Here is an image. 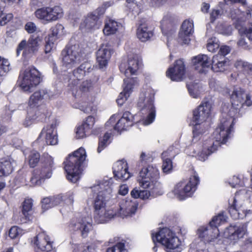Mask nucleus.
Listing matches in <instances>:
<instances>
[{
  "instance_id": "obj_10",
  "label": "nucleus",
  "mask_w": 252,
  "mask_h": 252,
  "mask_svg": "<svg viewBox=\"0 0 252 252\" xmlns=\"http://www.w3.org/2000/svg\"><path fill=\"white\" fill-rule=\"evenodd\" d=\"M40 80L38 70L33 66H29L20 72L18 83L23 91L30 93L39 84Z\"/></svg>"
},
{
  "instance_id": "obj_45",
  "label": "nucleus",
  "mask_w": 252,
  "mask_h": 252,
  "mask_svg": "<svg viewBox=\"0 0 252 252\" xmlns=\"http://www.w3.org/2000/svg\"><path fill=\"white\" fill-rule=\"evenodd\" d=\"M162 159V171L165 174L170 173L173 169L172 158L166 156V153H162L161 155Z\"/></svg>"
},
{
  "instance_id": "obj_2",
  "label": "nucleus",
  "mask_w": 252,
  "mask_h": 252,
  "mask_svg": "<svg viewBox=\"0 0 252 252\" xmlns=\"http://www.w3.org/2000/svg\"><path fill=\"white\" fill-rule=\"evenodd\" d=\"M236 122L234 116L223 114L218 127L213 134L214 140H209L203 144H194L185 150L187 154L196 157L199 160H206L209 155L215 152L220 144H225L230 138Z\"/></svg>"
},
{
  "instance_id": "obj_30",
  "label": "nucleus",
  "mask_w": 252,
  "mask_h": 252,
  "mask_svg": "<svg viewBox=\"0 0 252 252\" xmlns=\"http://www.w3.org/2000/svg\"><path fill=\"white\" fill-rule=\"evenodd\" d=\"M101 25L98 17L92 12L89 13L83 19L80 25V28L86 30H96L99 29Z\"/></svg>"
},
{
  "instance_id": "obj_1",
  "label": "nucleus",
  "mask_w": 252,
  "mask_h": 252,
  "mask_svg": "<svg viewBox=\"0 0 252 252\" xmlns=\"http://www.w3.org/2000/svg\"><path fill=\"white\" fill-rule=\"evenodd\" d=\"M112 179H104L97 181L89 189L88 192L94 197V220L97 223H104L115 217L125 218L135 215L138 203L135 199L120 200L117 208H106V201L111 197Z\"/></svg>"
},
{
  "instance_id": "obj_19",
  "label": "nucleus",
  "mask_w": 252,
  "mask_h": 252,
  "mask_svg": "<svg viewBox=\"0 0 252 252\" xmlns=\"http://www.w3.org/2000/svg\"><path fill=\"white\" fill-rule=\"evenodd\" d=\"M142 66L141 60L137 55L129 56L127 63H122L120 65V69L129 79V76L132 75H136L138 71ZM131 78H130L131 79ZM136 81L135 85L137 84L136 78H134Z\"/></svg>"
},
{
  "instance_id": "obj_54",
  "label": "nucleus",
  "mask_w": 252,
  "mask_h": 252,
  "mask_svg": "<svg viewBox=\"0 0 252 252\" xmlns=\"http://www.w3.org/2000/svg\"><path fill=\"white\" fill-rule=\"evenodd\" d=\"M106 252H127V250L124 242H118L108 248Z\"/></svg>"
},
{
  "instance_id": "obj_34",
  "label": "nucleus",
  "mask_w": 252,
  "mask_h": 252,
  "mask_svg": "<svg viewBox=\"0 0 252 252\" xmlns=\"http://www.w3.org/2000/svg\"><path fill=\"white\" fill-rule=\"evenodd\" d=\"M211 62L212 69L215 72H222L227 66V59L220 54L214 55Z\"/></svg>"
},
{
  "instance_id": "obj_63",
  "label": "nucleus",
  "mask_w": 252,
  "mask_h": 252,
  "mask_svg": "<svg viewBox=\"0 0 252 252\" xmlns=\"http://www.w3.org/2000/svg\"><path fill=\"white\" fill-rule=\"evenodd\" d=\"M52 205L51 206L54 207L58 205L63 204V196L62 195H58L56 196L51 197Z\"/></svg>"
},
{
  "instance_id": "obj_44",
  "label": "nucleus",
  "mask_w": 252,
  "mask_h": 252,
  "mask_svg": "<svg viewBox=\"0 0 252 252\" xmlns=\"http://www.w3.org/2000/svg\"><path fill=\"white\" fill-rule=\"evenodd\" d=\"M160 28L163 34H168V30L172 32V18L170 15H165L160 22Z\"/></svg>"
},
{
  "instance_id": "obj_57",
  "label": "nucleus",
  "mask_w": 252,
  "mask_h": 252,
  "mask_svg": "<svg viewBox=\"0 0 252 252\" xmlns=\"http://www.w3.org/2000/svg\"><path fill=\"white\" fill-rule=\"evenodd\" d=\"M40 158L39 154L35 151L31 152L29 156V164L31 167H34L38 162Z\"/></svg>"
},
{
  "instance_id": "obj_59",
  "label": "nucleus",
  "mask_w": 252,
  "mask_h": 252,
  "mask_svg": "<svg viewBox=\"0 0 252 252\" xmlns=\"http://www.w3.org/2000/svg\"><path fill=\"white\" fill-rule=\"evenodd\" d=\"M63 196V204L72 205L74 202V193L72 192H68Z\"/></svg>"
},
{
  "instance_id": "obj_6",
  "label": "nucleus",
  "mask_w": 252,
  "mask_h": 252,
  "mask_svg": "<svg viewBox=\"0 0 252 252\" xmlns=\"http://www.w3.org/2000/svg\"><path fill=\"white\" fill-rule=\"evenodd\" d=\"M211 104L208 101L202 102L193 112L191 124L194 126L193 129V145L198 142L209 128V116L211 110Z\"/></svg>"
},
{
  "instance_id": "obj_37",
  "label": "nucleus",
  "mask_w": 252,
  "mask_h": 252,
  "mask_svg": "<svg viewBox=\"0 0 252 252\" xmlns=\"http://www.w3.org/2000/svg\"><path fill=\"white\" fill-rule=\"evenodd\" d=\"M91 68V64L89 62H84L82 63L77 68L74 70L72 74L70 76L69 79L73 78L78 82L83 78L86 73L89 71Z\"/></svg>"
},
{
  "instance_id": "obj_58",
  "label": "nucleus",
  "mask_w": 252,
  "mask_h": 252,
  "mask_svg": "<svg viewBox=\"0 0 252 252\" xmlns=\"http://www.w3.org/2000/svg\"><path fill=\"white\" fill-rule=\"evenodd\" d=\"M22 234L23 230L16 226L12 227L9 231V237L12 239L21 236Z\"/></svg>"
},
{
  "instance_id": "obj_39",
  "label": "nucleus",
  "mask_w": 252,
  "mask_h": 252,
  "mask_svg": "<svg viewBox=\"0 0 252 252\" xmlns=\"http://www.w3.org/2000/svg\"><path fill=\"white\" fill-rule=\"evenodd\" d=\"M44 111L45 110L41 112L39 109H36L32 112V111L28 110L27 116L23 122V125L25 126H28L35 120L40 121L43 119L45 117Z\"/></svg>"
},
{
  "instance_id": "obj_32",
  "label": "nucleus",
  "mask_w": 252,
  "mask_h": 252,
  "mask_svg": "<svg viewBox=\"0 0 252 252\" xmlns=\"http://www.w3.org/2000/svg\"><path fill=\"white\" fill-rule=\"evenodd\" d=\"M46 93L44 90H40L35 92L32 94L29 98L28 105L30 108H33V111L36 109H39L41 112L45 110V114L46 113L45 108L43 109L37 108L38 106L41 103L42 100L44 98Z\"/></svg>"
},
{
  "instance_id": "obj_25",
  "label": "nucleus",
  "mask_w": 252,
  "mask_h": 252,
  "mask_svg": "<svg viewBox=\"0 0 252 252\" xmlns=\"http://www.w3.org/2000/svg\"><path fill=\"white\" fill-rule=\"evenodd\" d=\"M194 69L200 74H206L209 70L211 62L209 57L205 54H199L192 59Z\"/></svg>"
},
{
  "instance_id": "obj_35",
  "label": "nucleus",
  "mask_w": 252,
  "mask_h": 252,
  "mask_svg": "<svg viewBox=\"0 0 252 252\" xmlns=\"http://www.w3.org/2000/svg\"><path fill=\"white\" fill-rule=\"evenodd\" d=\"M15 161L11 158H6L0 160V176H7L11 174L15 166Z\"/></svg>"
},
{
  "instance_id": "obj_40",
  "label": "nucleus",
  "mask_w": 252,
  "mask_h": 252,
  "mask_svg": "<svg viewBox=\"0 0 252 252\" xmlns=\"http://www.w3.org/2000/svg\"><path fill=\"white\" fill-rule=\"evenodd\" d=\"M153 35L152 31L148 27L147 24L140 25L137 29V36L142 42L150 39Z\"/></svg>"
},
{
  "instance_id": "obj_28",
  "label": "nucleus",
  "mask_w": 252,
  "mask_h": 252,
  "mask_svg": "<svg viewBox=\"0 0 252 252\" xmlns=\"http://www.w3.org/2000/svg\"><path fill=\"white\" fill-rule=\"evenodd\" d=\"M194 32L193 22L192 20H186L182 24L179 33V40L183 43L188 44L190 41V36Z\"/></svg>"
},
{
  "instance_id": "obj_16",
  "label": "nucleus",
  "mask_w": 252,
  "mask_h": 252,
  "mask_svg": "<svg viewBox=\"0 0 252 252\" xmlns=\"http://www.w3.org/2000/svg\"><path fill=\"white\" fill-rule=\"evenodd\" d=\"M196 233L204 243L215 246L221 242L219 229L212 227L209 224L200 226Z\"/></svg>"
},
{
  "instance_id": "obj_13",
  "label": "nucleus",
  "mask_w": 252,
  "mask_h": 252,
  "mask_svg": "<svg viewBox=\"0 0 252 252\" xmlns=\"http://www.w3.org/2000/svg\"><path fill=\"white\" fill-rule=\"evenodd\" d=\"M199 182L198 174L194 172L189 180L183 181L177 183L174 187L173 193L179 200H184L190 197L196 189Z\"/></svg>"
},
{
  "instance_id": "obj_20",
  "label": "nucleus",
  "mask_w": 252,
  "mask_h": 252,
  "mask_svg": "<svg viewBox=\"0 0 252 252\" xmlns=\"http://www.w3.org/2000/svg\"><path fill=\"white\" fill-rule=\"evenodd\" d=\"M57 120L54 119L51 123L42 130L39 138H43L48 145H55L58 143L57 131Z\"/></svg>"
},
{
  "instance_id": "obj_61",
  "label": "nucleus",
  "mask_w": 252,
  "mask_h": 252,
  "mask_svg": "<svg viewBox=\"0 0 252 252\" xmlns=\"http://www.w3.org/2000/svg\"><path fill=\"white\" fill-rule=\"evenodd\" d=\"M25 29L29 33H33L37 31L38 28L34 23L28 22L25 26Z\"/></svg>"
},
{
  "instance_id": "obj_31",
  "label": "nucleus",
  "mask_w": 252,
  "mask_h": 252,
  "mask_svg": "<svg viewBox=\"0 0 252 252\" xmlns=\"http://www.w3.org/2000/svg\"><path fill=\"white\" fill-rule=\"evenodd\" d=\"M95 123L94 118L89 116L83 122L82 124L77 127L76 129V137L82 139L86 137L87 133L93 128Z\"/></svg>"
},
{
  "instance_id": "obj_18",
  "label": "nucleus",
  "mask_w": 252,
  "mask_h": 252,
  "mask_svg": "<svg viewBox=\"0 0 252 252\" xmlns=\"http://www.w3.org/2000/svg\"><path fill=\"white\" fill-rule=\"evenodd\" d=\"M42 43V38L39 36H31L28 41L22 40L18 45L16 49V56H19L23 50V56L27 58L35 53L38 50Z\"/></svg>"
},
{
  "instance_id": "obj_43",
  "label": "nucleus",
  "mask_w": 252,
  "mask_h": 252,
  "mask_svg": "<svg viewBox=\"0 0 252 252\" xmlns=\"http://www.w3.org/2000/svg\"><path fill=\"white\" fill-rule=\"evenodd\" d=\"M142 0H126V7L134 14L140 12Z\"/></svg>"
},
{
  "instance_id": "obj_4",
  "label": "nucleus",
  "mask_w": 252,
  "mask_h": 252,
  "mask_svg": "<svg viewBox=\"0 0 252 252\" xmlns=\"http://www.w3.org/2000/svg\"><path fill=\"white\" fill-rule=\"evenodd\" d=\"M229 212L234 219H243L252 213V191L243 189L228 200Z\"/></svg>"
},
{
  "instance_id": "obj_11",
  "label": "nucleus",
  "mask_w": 252,
  "mask_h": 252,
  "mask_svg": "<svg viewBox=\"0 0 252 252\" xmlns=\"http://www.w3.org/2000/svg\"><path fill=\"white\" fill-rule=\"evenodd\" d=\"M42 165L33 170L31 182L32 186H39L45 179L49 178L52 174L54 166L53 158L48 154H43L42 158Z\"/></svg>"
},
{
  "instance_id": "obj_27",
  "label": "nucleus",
  "mask_w": 252,
  "mask_h": 252,
  "mask_svg": "<svg viewBox=\"0 0 252 252\" xmlns=\"http://www.w3.org/2000/svg\"><path fill=\"white\" fill-rule=\"evenodd\" d=\"M185 74V64L182 60L176 61L173 66L169 67L166 71V76L174 81L182 80Z\"/></svg>"
},
{
  "instance_id": "obj_42",
  "label": "nucleus",
  "mask_w": 252,
  "mask_h": 252,
  "mask_svg": "<svg viewBox=\"0 0 252 252\" xmlns=\"http://www.w3.org/2000/svg\"><path fill=\"white\" fill-rule=\"evenodd\" d=\"M51 33L48 36L56 40L65 34V31L63 26L60 23H57L51 28Z\"/></svg>"
},
{
  "instance_id": "obj_5",
  "label": "nucleus",
  "mask_w": 252,
  "mask_h": 252,
  "mask_svg": "<svg viewBox=\"0 0 252 252\" xmlns=\"http://www.w3.org/2000/svg\"><path fill=\"white\" fill-rule=\"evenodd\" d=\"M155 92L152 88L144 89L137 101V105L139 110L138 115L141 117L138 123L144 126L150 125L155 119Z\"/></svg>"
},
{
  "instance_id": "obj_62",
  "label": "nucleus",
  "mask_w": 252,
  "mask_h": 252,
  "mask_svg": "<svg viewBox=\"0 0 252 252\" xmlns=\"http://www.w3.org/2000/svg\"><path fill=\"white\" fill-rule=\"evenodd\" d=\"M56 40L49 36L48 37L46 40V44L45 45V52L48 53L50 52L53 48L54 47V42Z\"/></svg>"
},
{
  "instance_id": "obj_38",
  "label": "nucleus",
  "mask_w": 252,
  "mask_h": 252,
  "mask_svg": "<svg viewBox=\"0 0 252 252\" xmlns=\"http://www.w3.org/2000/svg\"><path fill=\"white\" fill-rule=\"evenodd\" d=\"M230 16L232 19L234 21L235 27L237 26L241 27L244 26V22L246 19L245 13L242 12L238 8H232L230 11Z\"/></svg>"
},
{
  "instance_id": "obj_51",
  "label": "nucleus",
  "mask_w": 252,
  "mask_h": 252,
  "mask_svg": "<svg viewBox=\"0 0 252 252\" xmlns=\"http://www.w3.org/2000/svg\"><path fill=\"white\" fill-rule=\"evenodd\" d=\"M111 133L106 132L103 137L100 139L98 146L97 148V152L100 153L104 148H105L110 143L109 139L111 137Z\"/></svg>"
},
{
  "instance_id": "obj_24",
  "label": "nucleus",
  "mask_w": 252,
  "mask_h": 252,
  "mask_svg": "<svg viewBox=\"0 0 252 252\" xmlns=\"http://www.w3.org/2000/svg\"><path fill=\"white\" fill-rule=\"evenodd\" d=\"M246 233V227L244 225H230L223 233L225 238L235 243L242 238Z\"/></svg>"
},
{
  "instance_id": "obj_26",
  "label": "nucleus",
  "mask_w": 252,
  "mask_h": 252,
  "mask_svg": "<svg viewBox=\"0 0 252 252\" xmlns=\"http://www.w3.org/2000/svg\"><path fill=\"white\" fill-rule=\"evenodd\" d=\"M113 172L114 177L118 180L126 181L133 176L128 171L127 162L125 160L117 161L113 165Z\"/></svg>"
},
{
  "instance_id": "obj_36",
  "label": "nucleus",
  "mask_w": 252,
  "mask_h": 252,
  "mask_svg": "<svg viewBox=\"0 0 252 252\" xmlns=\"http://www.w3.org/2000/svg\"><path fill=\"white\" fill-rule=\"evenodd\" d=\"M174 233L170 229L164 227L159 229L158 232L152 233V239L154 242L157 241L161 244H163Z\"/></svg>"
},
{
  "instance_id": "obj_49",
  "label": "nucleus",
  "mask_w": 252,
  "mask_h": 252,
  "mask_svg": "<svg viewBox=\"0 0 252 252\" xmlns=\"http://www.w3.org/2000/svg\"><path fill=\"white\" fill-rule=\"evenodd\" d=\"M227 217L223 213L221 212L214 216L210 221L209 224L212 227L218 228V226L225 223Z\"/></svg>"
},
{
  "instance_id": "obj_33",
  "label": "nucleus",
  "mask_w": 252,
  "mask_h": 252,
  "mask_svg": "<svg viewBox=\"0 0 252 252\" xmlns=\"http://www.w3.org/2000/svg\"><path fill=\"white\" fill-rule=\"evenodd\" d=\"M162 245L165 247L167 252H181L182 250L181 242L175 233L168 238Z\"/></svg>"
},
{
  "instance_id": "obj_41",
  "label": "nucleus",
  "mask_w": 252,
  "mask_h": 252,
  "mask_svg": "<svg viewBox=\"0 0 252 252\" xmlns=\"http://www.w3.org/2000/svg\"><path fill=\"white\" fill-rule=\"evenodd\" d=\"M121 28V23L110 19L106 21L103 32L105 35H110L116 33Z\"/></svg>"
},
{
  "instance_id": "obj_46",
  "label": "nucleus",
  "mask_w": 252,
  "mask_h": 252,
  "mask_svg": "<svg viewBox=\"0 0 252 252\" xmlns=\"http://www.w3.org/2000/svg\"><path fill=\"white\" fill-rule=\"evenodd\" d=\"M234 65L238 70H241L249 75H252V64L241 60H237Z\"/></svg>"
},
{
  "instance_id": "obj_8",
  "label": "nucleus",
  "mask_w": 252,
  "mask_h": 252,
  "mask_svg": "<svg viewBox=\"0 0 252 252\" xmlns=\"http://www.w3.org/2000/svg\"><path fill=\"white\" fill-rule=\"evenodd\" d=\"M78 81L73 78L68 79V91L72 96L82 100L93 101L95 95L100 92L98 88L94 87L90 80H85L79 86Z\"/></svg>"
},
{
  "instance_id": "obj_12",
  "label": "nucleus",
  "mask_w": 252,
  "mask_h": 252,
  "mask_svg": "<svg viewBox=\"0 0 252 252\" xmlns=\"http://www.w3.org/2000/svg\"><path fill=\"white\" fill-rule=\"evenodd\" d=\"M134 118L128 111L125 112L122 116L118 114L112 115L105 124L106 128L109 130H115L122 132L128 129L134 122Z\"/></svg>"
},
{
  "instance_id": "obj_9",
  "label": "nucleus",
  "mask_w": 252,
  "mask_h": 252,
  "mask_svg": "<svg viewBox=\"0 0 252 252\" xmlns=\"http://www.w3.org/2000/svg\"><path fill=\"white\" fill-rule=\"evenodd\" d=\"M230 94L232 108L228 112V115L234 116L235 117L238 113V110L241 108L252 106V96L250 93L247 92L244 89L239 87L233 88Z\"/></svg>"
},
{
  "instance_id": "obj_48",
  "label": "nucleus",
  "mask_w": 252,
  "mask_h": 252,
  "mask_svg": "<svg viewBox=\"0 0 252 252\" xmlns=\"http://www.w3.org/2000/svg\"><path fill=\"white\" fill-rule=\"evenodd\" d=\"M247 181L246 178H244L242 175L234 176L229 179L228 183L232 188H238V187H243L245 185V182Z\"/></svg>"
},
{
  "instance_id": "obj_7",
  "label": "nucleus",
  "mask_w": 252,
  "mask_h": 252,
  "mask_svg": "<svg viewBox=\"0 0 252 252\" xmlns=\"http://www.w3.org/2000/svg\"><path fill=\"white\" fill-rule=\"evenodd\" d=\"M86 156V151L82 147L69 155L64 161V169L68 180L75 183L80 179L82 171V165Z\"/></svg>"
},
{
  "instance_id": "obj_29",
  "label": "nucleus",
  "mask_w": 252,
  "mask_h": 252,
  "mask_svg": "<svg viewBox=\"0 0 252 252\" xmlns=\"http://www.w3.org/2000/svg\"><path fill=\"white\" fill-rule=\"evenodd\" d=\"M124 86L123 91L121 92L117 99V102L119 105H122L133 91L134 86L135 85L136 81L134 78L124 79Z\"/></svg>"
},
{
  "instance_id": "obj_23",
  "label": "nucleus",
  "mask_w": 252,
  "mask_h": 252,
  "mask_svg": "<svg viewBox=\"0 0 252 252\" xmlns=\"http://www.w3.org/2000/svg\"><path fill=\"white\" fill-rule=\"evenodd\" d=\"M240 35L238 41V45L243 49H249L252 43V24L247 26H242L239 28L237 26Z\"/></svg>"
},
{
  "instance_id": "obj_47",
  "label": "nucleus",
  "mask_w": 252,
  "mask_h": 252,
  "mask_svg": "<svg viewBox=\"0 0 252 252\" xmlns=\"http://www.w3.org/2000/svg\"><path fill=\"white\" fill-rule=\"evenodd\" d=\"M32 206V200L26 199L24 201L23 205L22 214L25 218H23L21 221L22 223H26L30 220L29 212L31 211Z\"/></svg>"
},
{
  "instance_id": "obj_22",
  "label": "nucleus",
  "mask_w": 252,
  "mask_h": 252,
  "mask_svg": "<svg viewBox=\"0 0 252 252\" xmlns=\"http://www.w3.org/2000/svg\"><path fill=\"white\" fill-rule=\"evenodd\" d=\"M114 50L109 44H102L96 52V61L99 68H103L107 65Z\"/></svg>"
},
{
  "instance_id": "obj_56",
  "label": "nucleus",
  "mask_w": 252,
  "mask_h": 252,
  "mask_svg": "<svg viewBox=\"0 0 252 252\" xmlns=\"http://www.w3.org/2000/svg\"><path fill=\"white\" fill-rule=\"evenodd\" d=\"M218 39L216 37H212L208 39L207 44V50L210 52H214L219 47Z\"/></svg>"
},
{
  "instance_id": "obj_64",
  "label": "nucleus",
  "mask_w": 252,
  "mask_h": 252,
  "mask_svg": "<svg viewBox=\"0 0 252 252\" xmlns=\"http://www.w3.org/2000/svg\"><path fill=\"white\" fill-rule=\"evenodd\" d=\"M202 243H201V244L198 246V247L195 246L194 243H192L190 245L189 252H209L207 250L200 249L199 247Z\"/></svg>"
},
{
  "instance_id": "obj_50",
  "label": "nucleus",
  "mask_w": 252,
  "mask_h": 252,
  "mask_svg": "<svg viewBox=\"0 0 252 252\" xmlns=\"http://www.w3.org/2000/svg\"><path fill=\"white\" fill-rule=\"evenodd\" d=\"M4 6L0 4V25L4 26L9 21H10L13 17L12 13H6L4 12Z\"/></svg>"
},
{
  "instance_id": "obj_53",
  "label": "nucleus",
  "mask_w": 252,
  "mask_h": 252,
  "mask_svg": "<svg viewBox=\"0 0 252 252\" xmlns=\"http://www.w3.org/2000/svg\"><path fill=\"white\" fill-rule=\"evenodd\" d=\"M190 95L193 98H198L200 94V87L198 84H187Z\"/></svg>"
},
{
  "instance_id": "obj_14",
  "label": "nucleus",
  "mask_w": 252,
  "mask_h": 252,
  "mask_svg": "<svg viewBox=\"0 0 252 252\" xmlns=\"http://www.w3.org/2000/svg\"><path fill=\"white\" fill-rule=\"evenodd\" d=\"M35 16L45 23L55 22L62 18L64 15L63 8L59 5L43 7L37 9Z\"/></svg>"
},
{
  "instance_id": "obj_60",
  "label": "nucleus",
  "mask_w": 252,
  "mask_h": 252,
  "mask_svg": "<svg viewBox=\"0 0 252 252\" xmlns=\"http://www.w3.org/2000/svg\"><path fill=\"white\" fill-rule=\"evenodd\" d=\"M223 13L221 9L218 8H215L212 10L210 13V20L212 22L221 17Z\"/></svg>"
},
{
  "instance_id": "obj_17",
  "label": "nucleus",
  "mask_w": 252,
  "mask_h": 252,
  "mask_svg": "<svg viewBox=\"0 0 252 252\" xmlns=\"http://www.w3.org/2000/svg\"><path fill=\"white\" fill-rule=\"evenodd\" d=\"M63 66L72 68L78 64L82 59L80 49L78 44L69 45L62 52Z\"/></svg>"
},
{
  "instance_id": "obj_3",
  "label": "nucleus",
  "mask_w": 252,
  "mask_h": 252,
  "mask_svg": "<svg viewBox=\"0 0 252 252\" xmlns=\"http://www.w3.org/2000/svg\"><path fill=\"white\" fill-rule=\"evenodd\" d=\"M159 177V170L156 165L143 167L139 172L137 181L141 188L147 190H139L135 188L131 191V196L134 199L146 200L152 194H162V185L158 181Z\"/></svg>"
},
{
  "instance_id": "obj_21",
  "label": "nucleus",
  "mask_w": 252,
  "mask_h": 252,
  "mask_svg": "<svg viewBox=\"0 0 252 252\" xmlns=\"http://www.w3.org/2000/svg\"><path fill=\"white\" fill-rule=\"evenodd\" d=\"M30 243L34 248L43 252H49L52 250V243L44 232L39 233L31 238Z\"/></svg>"
},
{
  "instance_id": "obj_55",
  "label": "nucleus",
  "mask_w": 252,
  "mask_h": 252,
  "mask_svg": "<svg viewBox=\"0 0 252 252\" xmlns=\"http://www.w3.org/2000/svg\"><path fill=\"white\" fill-rule=\"evenodd\" d=\"M9 61L0 57V77L4 76L9 70Z\"/></svg>"
},
{
  "instance_id": "obj_52",
  "label": "nucleus",
  "mask_w": 252,
  "mask_h": 252,
  "mask_svg": "<svg viewBox=\"0 0 252 252\" xmlns=\"http://www.w3.org/2000/svg\"><path fill=\"white\" fill-rule=\"evenodd\" d=\"M180 152V146L178 142H175L173 145L170 146L166 151V156L174 158Z\"/></svg>"
},
{
  "instance_id": "obj_15",
  "label": "nucleus",
  "mask_w": 252,
  "mask_h": 252,
  "mask_svg": "<svg viewBox=\"0 0 252 252\" xmlns=\"http://www.w3.org/2000/svg\"><path fill=\"white\" fill-rule=\"evenodd\" d=\"M68 229L71 233L79 234L86 238L93 229L91 217L87 215L72 220L68 225Z\"/></svg>"
}]
</instances>
